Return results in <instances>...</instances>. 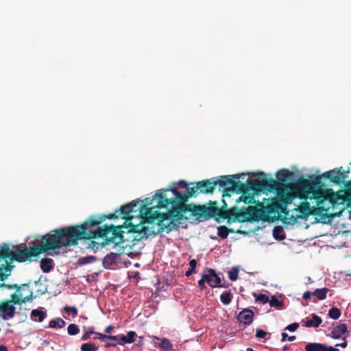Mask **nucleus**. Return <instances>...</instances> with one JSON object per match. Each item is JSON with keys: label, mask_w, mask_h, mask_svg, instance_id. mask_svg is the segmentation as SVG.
I'll return each mask as SVG.
<instances>
[{"label": "nucleus", "mask_w": 351, "mask_h": 351, "mask_svg": "<svg viewBox=\"0 0 351 351\" xmlns=\"http://www.w3.org/2000/svg\"><path fill=\"white\" fill-rule=\"evenodd\" d=\"M99 221L90 219L84 224L75 227L57 230L43 237L41 243L34 247L16 250L10 253L12 259L25 261L41 252L75 245L80 239L101 237L105 240L101 244H119L123 241L121 227L104 226L97 227Z\"/></svg>", "instance_id": "1"}, {"label": "nucleus", "mask_w": 351, "mask_h": 351, "mask_svg": "<svg viewBox=\"0 0 351 351\" xmlns=\"http://www.w3.org/2000/svg\"><path fill=\"white\" fill-rule=\"evenodd\" d=\"M278 199L289 204L296 197L308 199L311 202H303L300 210L304 215L314 213L327 211L335 204L344 202V197L335 193L331 189H324L319 183L304 180L295 184L283 185L278 189Z\"/></svg>", "instance_id": "2"}, {"label": "nucleus", "mask_w": 351, "mask_h": 351, "mask_svg": "<svg viewBox=\"0 0 351 351\" xmlns=\"http://www.w3.org/2000/svg\"><path fill=\"white\" fill-rule=\"evenodd\" d=\"M152 207L143 206L140 208L141 218L131 216L125 221L123 226L130 228L129 231L139 232L145 236L156 234L169 226L165 214H160L155 209L157 203L153 202Z\"/></svg>", "instance_id": "3"}, {"label": "nucleus", "mask_w": 351, "mask_h": 351, "mask_svg": "<svg viewBox=\"0 0 351 351\" xmlns=\"http://www.w3.org/2000/svg\"><path fill=\"white\" fill-rule=\"evenodd\" d=\"M171 192L173 197L170 199L167 198L166 195H163L162 193H157L153 197L152 201L156 202L157 206L159 208L167 207L169 205L176 203L183 204L186 201L188 197L196 196L199 194L197 183L194 186L187 187L186 193L183 195L178 193L175 189H172Z\"/></svg>", "instance_id": "4"}, {"label": "nucleus", "mask_w": 351, "mask_h": 351, "mask_svg": "<svg viewBox=\"0 0 351 351\" xmlns=\"http://www.w3.org/2000/svg\"><path fill=\"white\" fill-rule=\"evenodd\" d=\"M0 311L3 313V319H10L15 315V307L10 302L2 303L0 305Z\"/></svg>", "instance_id": "5"}, {"label": "nucleus", "mask_w": 351, "mask_h": 351, "mask_svg": "<svg viewBox=\"0 0 351 351\" xmlns=\"http://www.w3.org/2000/svg\"><path fill=\"white\" fill-rule=\"evenodd\" d=\"M204 279L212 287H221V278L215 274L212 269L208 270V274H204Z\"/></svg>", "instance_id": "6"}, {"label": "nucleus", "mask_w": 351, "mask_h": 351, "mask_svg": "<svg viewBox=\"0 0 351 351\" xmlns=\"http://www.w3.org/2000/svg\"><path fill=\"white\" fill-rule=\"evenodd\" d=\"M255 191L254 189H247L242 193L239 198L236 199L237 203L243 202L246 204L254 203Z\"/></svg>", "instance_id": "7"}, {"label": "nucleus", "mask_w": 351, "mask_h": 351, "mask_svg": "<svg viewBox=\"0 0 351 351\" xmlns=\"http://www.w3.org/2000/svg\"><path fill=\"white\" fill-rule=\"evenodd\" d=\"M217 182H210L208 181H201L197 182L199 193H208L213 192Z\"/></svg>", "instance_id": "8"}, {"label": "nucleus", "mask_w": 351, "mask_h": 351, "mask_svg": "<svg viewBox=\"0 0 351 351\" xmlns=\"http://www.w3.org/2000/svg\"><path fill=\"white\" fill-rule=\"evenodd\" d=\"M253 317L254 313L252 310L250 309H244L240 312L238 315L239 321L247 325L251 324L253 320Z\"/></svg>", "instance_id": "9"}, {"label": "nucleus", "mask_w": 351, "mask_h": 351, "mask_svg": "<svg viewBox=\"0 0 351 351\" xmlns=\"http://www.w3.org/2000/svg\"><path fill=\"white\" fill-rule=\"evenodd\" d=\"M306 351H339L337 348L327 347L321 343H308L305 347Z\"/></svg>", "instance_id": "10"}, {"label": "nucleus", "mask_w": 351, "mask_h": 351, "mask_svg": "<svg viewBox=\"0 0 351 351\" xmlns=\"http://www.w3.org/2000/svg\"><path fill=\"white\" fill-rule=\"evenodd\" d=\"M26 289L23 288L16 291V292L12 295V301L14 304H21L30 300L32 294L29 296H24L23 291H25Z\"/></svg>", "instance_id": "11"}, {"label": "nucleus", "mask_w": 351, "mask_h": 351, "mask_svg": "<svg viewBox=\"0 0 351 351\" xmlns=\"http://www.w3.org/2000/svg\"><path fill=\"white\" fill-rule=\"evenodd\" d=\"M347 326L346 324L340 323L335 326L331 332V337L334 339H338L342 335L347 332Z\"/></svg>", "instance_id": "12"}, {"label": "nucleus", "mask_w": 351, "mask_h": 351, "mask_svg": "<svg viewBox=\"0 0 351 351\" xmlns=\"http://www.w3.org/2000/svg\"><path fill=\"white\" fill-rule=\"evenodd\" d=\"M30 316H31V319L33 321L41 322L46 317L47 313L42 309L38 308V309H34L31 312Z\"/></svg>", "instance_id": "13"}, {"label": "nucleus", "mask_w": 351, "mask_h": 351, "mask_svg": "<svg viewBox=\"0 0 351 351\" xmlns=\"http://www.w3.org/2000/svg\"><path fill=\"white\" fill-rule=\"evenodd\" d=\"M322 322V318L315 314H312V318L306 319L304 322V326L306 327H318Z\"/></svg>", "instance_id": "14"}, {"label": "nucleus", "mask_w": 351, "mask_h": 351, "mask_svg": "<svg viewBox=\"0 0 351 351\" xmlns=\"http://www.w3.org/2000/svg\"><path fill=\"white\" fill-rule=\"evenodd\" d=\"M119 255L116 253H110L107 254L103 261V264L106 268L111 267L117 261Z\"/></svg>", "instance_id": "15"}, {"label": "nucleus", "mask_w": 351, "mask_h": 351, "mask_svg": "<svg viewBox=\"0 0 351 351\" xmlns=\"http://www.w3.org/2000/svg\"><path fill=\"white\" fill-rule=\"evenodd\" d=\"M134 206H136V204H133V202L122 206L121 208V214L123 215L122 217L125 219L130 217V214L132 213Z\"/></svg>", "instance_id": "16"}, {"label": "nucleus", "mask_w": 351, "mask_h": 351, "mask_svg": "<svg viewBox=\"0 0 351 351\" xmlns=\"http://www.w3.org/2000/svg\"><path fill=\"white\" fill-rule=\"evenodd\" d=\"M328 176H330L332 180L335 182H339L341 180L344 179V173L341 170L335 171L332 170L328 172Z\"/></svg>", "instance_id": "17"}, {"label": "nucleus", "mask_w": 351, "mask_h": 351, "mask_svg": "<svg viewBox=\"0 0 351 351\" xmlns=\"http://www.w3.org/2000/svg\"><path fill=\"white\" fill-rule=\"evenodd\" d=\"M155 346L166 351H171L173 350V345L170 341L166 338L161 339L160 343L158 344L155 343Z\"/></svg>", "instance_id": "18"}, {"label": "nucleus", "mask_w": 351, "mask_h": 351, "mask_svg": "<svg viewBox=\"0 0 351 351\" xmlns=\"http://www.w3.org/2000/svg\"><path fill=\"white\" fill-rule=\"evenodd\" d=\"M53 261L51 258H44L40 262V267L42 270L47 273L49 272L53 267Z\"/></svg>", "instance_id": "19"}, {"label": "nucleus", "mask_w": 351, "mask_h": 351, "mask_svg": "<svg viewBox=\"0 0 351 351\" xmlns=\"http://www.w3.org/2000/svg\"><path fill=\"white\" fill-rule=\"evenodd\" d=\"M327 288L317 289L313 292V295L315 296L318 300H324L326 298Z\"/></svg>", "instance_id": "20"}, {"label": "nucleus", "mask_w": 351, "mask_h": 351, "mask_svg": "<svg viewBox=\"0 0 351 351\" xmlns=\"http://www.w3.org/2000/svg\"><path fill=\"white\" fill-rule=\"evenodd\" d=\"M65 322L61 318H57L49 322V326L52 328H62L65 326Z\"/></svg>", "instance_id": "21"}, {"label": "nucleus", "mask_w": 351, "mask_h": 351, "mask_svg": "<svg viewBox=\"0 0 351 351\" xmlns=\"http://www.w3.org/2000/svg\"><path fill=\"white\" fill-rule=\"evenodd\" d=\"M220 299L224 305H228L231 302L232 294L230 291H225L221 295Z\"/></svg>", "instance_id": "22"}, {"label": "nucleus", "mask_w": 351, "mask_h": 351, "mask_svg": "<svg viewBox=\"0 0 351 351\" xmlns=\"http://www.w3.org/2000/svg\"><path fill=\"white\" fill-rule=\"evenodd\" d=\"M136 333L133 331L128 332L127 335H122L120 339L124 343H132L134 341V336Z\"/></svg>", "instance_id": "23"}, {"label": "nucleus", "mask_w": 351, "mask_h": 351, "mask_svg": "<svg viewBox=\"0 0 351 351\" xmlns=\"http://www.w3.org/2000/svg\"><path fill=\"white\" fill-rule=\"evenodd\" d=\"M218 235L223 239L228 237L229 232H233V230H229L226 226H221L218 227Z\"/></svg>", "instance_id": "24"}, {"label": "nucleus", "mask_w": 351, "mask_h": 351, "mask_svg": "<svg viewBox=\"0 0 351 351\" xmlns=\"http://www.w3.org/2000/svg\"><path fill=\"white\" fill-rule=\"evenodd\" d=\"M80 349L82 351H97L98 346L92 343H86L82 344Z\"/></svg>", "instance_id": "25"}, {"label": "nucleus", "mask_w": 351, "mask_h": 351, "mask_svg": "<svg viewBox=\"0 0 351 351\" xmlns=\"http://www.w3.org/2000/svg\"><path fill=\"white\" fill-rule=\"evenodd\" d=\"M341 315V312L338 308L333 307L329 310L328 316L333 319H337Z\"/></svg>", "instance_id": "26"}, {"label": "nucleus", "mask_w": 351, "mask_h": 351, "mask_svg": "<svg viewBox=\"0 0 351 351\" xmlns=\"http://www.w3.org/2000/svg\"><path fill=\"white\" fill-rule=\"evenodd\" d=\"M269 305L272 307L281 308L282 302L278 300L275 296H272L271 300H269Z\"/></svg>", "instance_id": "27"}, {"label": "nucleus", "mask_w": 351, "mask_h": 351, "mask_svg": "<svg viewBox=\"0 0 351 351\" xmlns=\"http://www.w3.org/2000/svg\"><path fill=\"white\" fill-rule=\"evenodd\" d=\"M67 331L70 335H75L79 332V328L77 325L71 324L69 325Z\"/></svg>", "instance_id": "28"}, {"label": "nucleus", "mask_w": 351, "mask_h": 351, "mask_svg": "<svg viewBox=\"0 0 351 351\" xmlns=\"http://www.w3.org/2000/svg\"><path fill=\"white\" fill-rule=\"evenodd\" d=\"M95 334L97 335V337L101 339V340H104V339H112V340H114V341H117L119 339V337L118 336H111V335H103L101 333H99V332H95Z\"/></svg>", "instance_id": "29"}, {"label": "nucleus", "mask_w": 351, "mask_h": 351, "mask_svg": "<svg viewBox=\"0 0 351 351\" xmlns=\"http://www.w3.org/2000/svg\"><path fill=\"white\" fill-rule=\"evenodd\" d=\"M7 261L5 260V258L0 255V277H2L3 275V271L6 267Z\"/></svg>", "instance_id": "30"}, {"label": "nucleus", "mask_w": 351, "mask_h": 351, "mask_svg": "<svg viewBox=\"0 0 351 351\" xmlns=\"http://www.w3.org/2000/svg\"><path fill=\"white\" fill-rule=\"evenodd\" d=\"M256 301L260 302L263 304L269 302V297L265 294H260L256 298Z\"/></svg>", "instance_id": "31"}, {"label": "nucleus", "mask_w": 351, "mask_h": 351, "mask_svg": "<svg viewBox=\"0 0 351 351\" xmlns=\"http://www.w3.org/2000/svg\"><path fill=\"white\" fill-rule=\"evenodd\" d=\"M228 277L232 281L236 280L238 278V270L233 269L232 270L228 272Z\"/></svg>", "instance_id": "32"}, {"label": "nucleus", "mask_w": 351, "mask_h": 351, "mask_svg": "<svg viewBox=\"0 0 351 351\" xmlns=\"http://www.w3.org/2000/svg\"><path fill=\"white\" fill-rule=\"evenodd\" d=\"M64 310L66 313H71L73 316H76L77 315V309L75 307L71 306H66L64 308Z\"/></svg>", "instance_id": "33"}, {"label": "nucleus", "mask_w": 351, "mask_h": 351, "mask_svg": "<svg viewBox=\"0 0 351 351\" xmlns=\"http://www.w3.org/2000/svg\"><path fill=\"white\" fill-rule=\"evenodd\" d=\"M219 184L221 186H227L231 184V181L227 177H221L219 181Z\"/></svg>", "instance_id": "34"}, {"label": "nucleus", "mask_w": 351, "mask_h": 351, "mask_svg": "<svg viewBox=\"0 0 351 351\" xmlns=\"http://www.w3.org/2000/svg\"><path fill=\"white\" fill-rule=\"evenodd\" d=\"M95 334V332L93 331V330H92L91 328H90L88 330H87L84 335L82 337V339L83 341H86L87 339H88L90 337V335L92 334Z\"/></svg>", "instance_id": "35"}, {"label": "nucleus", "mask_w": 351, "mask_h": 351, "mask_svg": "<svg viewBox=\"0 0 351 351\" xmlns=\"http://www.w3.org/2000/svg\"><path fill=\"white\" fill-rule=\"evenodd\" d=\"M281 232H282V228H280V227H275L274 230H273L274 237L275 238H279L280 239H283L285 238L284 237H280L278 236V234L280 233Z\"/></svg>", "instance_id": "36"}, {"label": "nucleus", "mask_w": 351, "mask_h": 351, "mask_svg": "<svg viewBox=\"0 0 351 351\" xmlns=\"http://www.w3.org/2000/svg\"><path fill=\"white\" fill-rule=\"evenodd\" d=\"M298 326H299V324L298 323H293L291 324L288 325L285 328V330H289L291 332H293V331L297 330Z\"/></svg>", "instance_id": "37"}, {"label": "nucleus", "mask_w": 351, "mask_h": 351, "mask_svg": "<svg viewBox=\"0 0 351 351\" xmlns=\"http://www.w3.org/2000/svg\"><path fill=\"white\" fill-rule=\"evenodd\" d=\"M288 340L289 341H292L295 339V336H288V335L285 332H283L282 334V341H285L286 340Z\"/></svg>", "instance_id": "38"}, {"label": "nucleus", "mask_w": 351, "mask_h": 351, "mask_svg": "<svg viewBox=\"0 0 351 351\" xmlns=\"http://www.w3.org/2000/svg\"><path fill=\"white\" fill-rule=\"evenodd\" d=\"M267 335V332L263 330H257L256 332V337L258 338H264Z\"/></svg>", "instance_id": "39"}, {"label": "nucleus", "mask_w": 351, "mask_h": 351, "mask_svg": "<svg viewBox=\"0 0 351 351\" xmlns=\"http://www.w3.org/2000/svg\"><path fill=\"white\" fill-rule=\"evenodd\" d=\"M205 281H206V280L204 279V275H203L202 279L198 282V285L201 289H204L205 288Z\"/></svg>", "instance_id": "40"}, {"label": "nucleus", "mask_w": 351, "mask_h": 351, "mask_svg": "<svg viewBox=\"0 0 351 351\" xmlns=\"http://www.w3.org/2000/svg\"><path fill=\"white\" fill-rule=\"evenodd\" d=\"M313 295V292H310V291H306L304 294H303V298L304 300H308L311 298V296Z\"/></svg>", "instance_id": "41"}, {"label": "nucleus", "mask_w": 351, "mask_h": 351, "mask_svg": "<svg viewBox=\"0 0 351 351\" xmlns=\"http://www.w3.org/2000/svg\"><path fill=\"white\" fill-rule=\"evenodd\" d=\"M189 265L191 267V268L192 269H195L196 265H197V262L195 259H193L191 260L190 262H189Z\"/></svg>", "instance_id": "42"}, {"label": "nucleus", "mask_w": 351, "mask_h": 351, "mask_svg": "<svg viewBox=\"0 0 351 351\" xmlns=\"http://www.w3.org/2000/svg\"><path fill=\"white\" fill-rule=\"evenodd\" d=\"M179 185H180L181 187H182V188H186V189H187V187H188V186H187V184H186V182H184V181H180V182H179Z\"/></svg>", "instance_id": "43"}, {"label": "nucleus", "mask_w": 351, "mask_h": 351, "mask_svg": "<svg viewBox=\"0 0 351 351\" xmlns=\"http://www.w3.org/2000/svg\"><path fill=\"white\" fill-rule=\"evenodd\" d=\"M230 192H231V193H234V191H233V190H230V189L226 190V193H224V194L223 195V197H226V196H230V195L229 194V193H230Z\"/></svg>", "instance_id": "44"}, {"label": "nucleus", "mask_w": 351, "mask_h": 351, "mask_svg": "<svg viewBox=\"0 0 351 351\" xmlns=\"http://www.w3.org/2000/svg\"><path fill=\"white\" fill-rule=\"evenodd\" d=\"M195 269H192L191 268L188 270L186 272V276H189L190 275H191V274H193L194 272Z\"/></svg>", "instance_id": "45"}, {"label": "nucleus", "mask_w": 351, "mask_h": 351, "mask_svg": "<svg viewBox=\"0 0 351 351\" xmlns=\"http://www.w3.org/2000/svg\"><path fill=\"white\" fill-rule=\"evenodd\" d=\"M112 329V327L111 326H109L105 329V332L107 333H110L111 332Z\"/></svg>", "instance_id": "46"}, {"label": "nucleus", "mask_w": 351, "mask_h": 351, "mask_svg": "<svg viewBox=\"0 0 351 351\" xmlns=\"http://www.w3.org/2000/svg\"><path fill=\"white\" fill-rule=\"evenodd\" d=\"M337 346H341V347L345 348L347 346V342L344 341L340 344H337Z\"/></svg>", "instance_id": "47"}, {"label": "nucleus", "mask_w": 351, "mask_h": 351, "mask_svg": "<svg viewBox=\"0 0 351 351\" xmlns=\"http://www.w3.org/2000/svg\"><path fill=\"white\" fill-rule=\"evenodd\" d=\"M0 351H8V349L5 346L0 345Z\"/></svg>", "instance_id": "48"}, {"label": "nucleus", "mask_w": 351, "mask_h": 351, "mask_svg": "<svg viewBox=\"0 0 351 351\" xmlns=\"http://www.w3.org/2000/svg\"><path fill=\"white\" fill-rule=\"evenodd\" d=\"M282 174H284L283 171H280L278 172V176L279 178H280V176L282 175Z\"/></svg>", "instance_id": "49"}, {"label": "nucleus", "mask_w": 351, "mask_h": 351, "mask_svg": "<svg viewBox=\"0 0 351 351\" xmlns=\"http://www.w3.org/2000/svg\"><path fill=\"white\" fill-rule=\"evenodd\" d=\"M247 351H253V349L251 348H247Z\"/></svg>", "instance_id": "50"}, {"label": "nucleus", "mask_w": 351, "mask_h": 351, "mask_svg": "<svg viewBox=\"0 0 351 351\" xmlns=\"http://www.w3.org/2000/svg\"><path fill=\"white\" fill-rule=\"evenodd\" d=\"M152 338H153V339H158V340H159V339H160L158 337H156V336H153V337H152Z\"/></svg>", "instance_id": "51"}]
</instances>
